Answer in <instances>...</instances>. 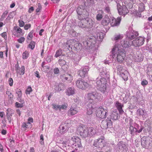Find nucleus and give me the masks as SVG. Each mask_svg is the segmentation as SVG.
I'll list each match as a JSON object with an SVG mask.
<instances>
[{
	"label": "nucleus",
	"instance_id": "obj_48",
	"mask_svg": "<svg viewBox=\"0 0 152 152\" xmlns=\"http://www.w3.org/2000/svg\"><path fill=\"white\" fill-rule=\"evenodd\" d=\"M117 70L118 71L120 74L121 73L125 70L123 69V68L121 66V65H118L117 66Z\"/></svg>",
	"mask_w": 152,
	"mask_h": 152
},
{
	"label": "nucleus",
	"instance_id": "obj_43",
	"mask_svg": "<svg viewBox=\"0 0 152 152\" xmlns=\"http://www.w3.org/2000/svg\"><path fill=\"white\" fill-rule=\"evenodd\" d=\"M29 55L28 52L27 51H25L22 54V58L24 59H26L27 58Z\"/></svg>",
	"mask_w": 152,
	"mask_h": 152
},
{
	"label": "nucleus",
	"instance_id": "obj_29",
	"mask_svg": "<svg viewBox=\"0 0 152 152\" xmlns=\"http://www.w3.org/2000/svg\"><path fill=\"white\" fill-rule=\"evenodd\" d=\"M84 12H83V13L81 15H78V18L80 20H85L88 15V12L86 10H83Z\"/></svg>",
	"mask_w": 152,
	"mask_h": 152
},
{
	"label": "nucleus",
	"instance_id": "obj_10",
	"mask_svg": "<svg viewBox=\"0 0 152 152\" xmlns=\"http://www.w3.org/2000/svg\"><path fill=\"white\" fill-rule=\"evenodd\" d=\"M145 38L143 37H139L132 41V45L134 47H140L144 44Z\"/></svg>",
	"mask_w": 152,
	"mask_h": 152
},
{
	"label": "nucleus",
	"instance_id": "obj_8",
	"mask_svg": "<svg viewBox=\"0 0 152 152\" xmlns=\"http://www.w3.org/2000/svg\"><path fill=\"white\" fill-rule=\"evenodd\" d=\"M107 110L100 106L96 107V114L97 117L102 119L105 118L107 115Z\"/></svg>",
	"mask_w": 152,
	"mask_h": 152
},
{
	"label": "nucleus",
	"instance_id": "obj_12",
	"mask_svg": "<svg viewBox=\"0 0 152 152\" xmlns=\"http://www.w3.org/2000/svg\"><path fill=\"white\" fill-rule=\"evenodd\" d=\"M104 137L101 136L99 138L95 140L93 145L96 147L102 148L104 146Z\"/></svg>",
	"mask_w": 152,
	"mask_h": 152
},
{
	"label": "nucleus",
	"instance_id": "obj_1",
	"mask_svg": "<svg viewBox=\"0 0 152 152\" xmlns=\"http://www.w3.org/2000/svg\"><path fill=\"white\" fill-rule=\"evenodd\" d=\"M113 58L116 59L117 61L121 63L124 60L126 56V52L121 48V46L116 44L113 48L111 51Z\"/></svg>",
	"mask_w": 152,
	"mask_h": 152
},
{
	"label": "nucleus",
	"instance_id": "obj_31",
	"mask_svg": "<svg viewBox=\"0 0 152 152\" xmlns=\"http://www.w3.org/2000/svg\"><path fill=\"white\" fill-rule=\"evenodd\" d=\"M67 107L66 105H53V108L55 110H64Z\"/></svg>",
	"mask_w": 152,
	"mask_h": 152
},
{
	"label": "nucleus",
	"instance_id": "obj_52",
	"mask_svg": "<svg viewBox=\"0 0 152 152\" xmlns=\"http://www.w3.org/2000/svg\"><path fill=\"white\" fill-rule=\"evenodd\" d=\"M6 94L8 96L9 98L11 100L13 98V95L9 91H7L6 92Z\"/></svg>",
	"mask_w": 152,
	"mask_h": 152
},
{
	"label": "nucleus",
	"instance_id": "obj_20",
	"mask_svg": "<svg viewBox=\"0 0 152 152\" xmlns=\"http://www.w3.org/2000/svg\"><path fill=\"white\" fill-rule=\"evenodd\" d=\"M137 115L142 117L143 120L148 117V115L146 111L141 109H139L137 110Z\"/></svg>",
	"mask_w": 152,
	"mask_h": 152
},
{
	"label": "nucleus",
	"instance_id": "obj_56",
	"mask_svg": "<svg viewBox=\"0 0 152 152\" xmlns=\"http://www.w3.org/2000/svg\"><path fill=\"white\" fill-rule=\"evenodd\" d=\"M70 34L74 37L77 36L78 35V34L73 30L71 31Z\"/></svg>",
	"mask_w": 152,
	"mask_h": 152
},
{
	"label": "nucleus",
	"instance_id": "obj_24",
	"mask_svg": "<svg viewBox=\"0 0 152 152\" xmlns=\"http://www.w3.org/2000/svg\"><path fill=\"white\" fill-rule=\"evenodd\" d=\"M84 23H85L86 28H89L93 26L94 22L91 19L87 18L84 20Z\"/></svg>",
	"mask_w": 152,
	"mask_h": 152
},
{
	"label": "nucleus",
	"instance_id": "obj_35",
	"mask_svg": "<svg viewBox=\"0 0 152 152\" xmlns=\"http://www.w3.org/2000/svg\"><path fill=\"white\" fill-rule=\"evenodd\" d=\"M110 20L108 17L105 18L102 22V24L104 26L108 25L110 23Z\"/></svg>",
	"mask_w": 152,
	"mask_h": 152
},
{
	"label": "nucleus",
	"instance_id": "obj_7",
	"mask_svg": "<svg viewBox=\"0 0 152 152\" xmlns=\"http://www.w3.org/2000/svg\"><path fill=\"white\" fill-rule=\"evenodd\" d=\"M87 98L86 99V103L87 104H95L98 101V94L93 92L88 94Z\"/></svg>",
	"mask_w": 152,
	"mask_h": 152
},
{
	"label": "nucleus",
	"instance_id": "obj_61",
	"mask_svg": "<svg viewBox=\"0 0 152 152\" xmlns=\"http://www.w3.org/2000/svg\"><path fill=\"white\" fill-rule=\"evenodd\" d=\"M148 84V81L145 80H143L141 83V84L143 86H144L147 85Z\"/></svg>",
	"mask_w": 152,
	"mask_h": 152
},
{
	"label": "nucleus",
	"instance_id": "obj_59",
	"mask_svg": "<svg viewBox=\"0 0 152 152\" xmlns=\"http://www.w3.org/2000/svg\"><path fill=\"white\" fill-rule=\"evenodd\" d=\"M25 38L23 37H21L18 39L17 40L18 42L20 43H22L25 40Z\"/></svg>",
	"mask_w": 152,
	"mask_h": 152
},
{
	"label": "nucleus",
	"instance_id": "obj_37",
	"mask_svg": "<svg viewBox=\"0 0 152 152\" xmlns=\"http://www.w3.org/2000/svg\"><path fill=\"white\" fill-rule=\"evenodd\" d=\"M74 43L73 48H75L77 50L80 49L81 48V45L76 40H75Z\"/></svg>",
	"mask_w": 152,
	"mask_h": 152
},
{
	"label": "nucleus",
	"instance_id": "obj_17",
	"mask_svg": "<svg viewBox=\"0 0 152 152\" xmlns=\"http://www.w3.org/2000/svg\"><path fill=\"white\" fill-rule=\"evenodd\" d=\"M112 126V121L109 119L106 121H102L101 125V127L103 129H107V128H111Z\"/></svg>",
	"mask_w": 152,
	"mask_h": 152
},
{
	"label": "nucleus",
	"instance_id": "obj_63",
	"mask_svg": "<svg viewBox=\"0 0 152 152\" xmlns=\"http://www.w3.org/2000/svg\"><path fill=\"white\" fill-rule=\"evenodd\" d=\"M132 125L133 126L134 129H136L137 130H139L140 128V127H139V125L136 123H134V124H132Z\"/></svg>",
	"mask_w": 152,
	"mask_h": 152
},
{
	"label": "nucleus",
	"instance_id": "obj_38",
	"mask_svg": "<svg viewBox=\"0 0 152 152\" xmlns=\"http://www.w3.org/2000/svg\"><path fill=\"white\" fill-rule=\"evenodd\" d=\"M78 26L82 28H86L84 20L79 21L78 24Z\"/></svg>",
	"mask_w": 152,
	"mask_h": 152
},
{
	"label": "nucleus",
	"instance_id": "obj_14",
	"mask_svg": "<svg viewBox=\"0 0 152 152\" xmlns=\"http://www.w3.org/2000/svg\"><path fill=\"white\" fill-rule=\"evenodd\" d=\"M138 35L139 34L137 31L132 30L127 31L126 37L129 39L132 40L136 38Z\"/></svg>",
	"mask_w": 152,
	"mask_h": 152
},
{
	"label": "nucleus",
	"instance_id": "obj_28",
	"mask_svg": "<svg viewBox=\"0 0 152 152\" xmlns=\"http://www.w3.org/2000/svg\"><path fill=\"white\" fill-rule=\"evenodd\" d=\"M95 105H87V114L89 115H91L93 111L94 110V108L95 107Z\"/></svg>",
	"mask_w": 152,
	"mask_h": 152
},
{
	"label": "nucleus",
	"instance_id": "obj_64",
	"mask_svg": "<svg viewBox=\"0 0 152 152\" xmlns=\"http://www.w3.org/2000/svg\"><path fill=\"white\" fill-rule=\"evenodd\" d=\"M19 25L20 27H22L24 25V22L22 20H18Z\"/></svg>",
	"mask_w": 152,
	"mask_h": 152
},
{
	"label": "nucleus",
	"instance_id": "obj_15",
	"mask_svg": "<svg viewBox=\"0 0 152 152\" xmlns=\"http://www.w3.org/2000/svg\"><path fill=\"white\" fill-rule=\"evenodd\" d=\"M75 39H70L68 40L64 44L63 47L67 49L69 51L72 50L75 43Z\"/></svg>",
	"mask_w": 152,
	"mask_h": 152
},
{
	"label": "nucleus",
	"instance_id": "obj_9",
	"mask_svg": "<svg viewBox=\"0 0 152 152\" xmlns=\"http://www.w3.org/2000/svg\"><path fill=\"white\" fill-rule=\"evenodd\" d=\"M117 8L119 14L121 15H124V16L126 15L129 11L126 6H121L119 3H117Z\"/></svg>",
	"mask_w": 152,
	"mask_h": 152
},
{
	"label": "nucleus",
	"instance_id": "obj_57",
	"mask_svg": "<svg viewBox=\"0 0 152 152\" xmlns=\"http://www.w3.org/2000/svg\"><path fill=\"white\" fill-rule=\"evenodd\" d=\"M7 115H11L14 113L13 111L10 108L7 109Z\"/></svg>",
	"mask_w": 152,
	"mask_h": 152
},
{
	"label": "nucleus",
	"instance_id": "obj_54",
	"mask_svg": "<svg viewBox=\"0 0 152 152\" xmlns=\"http://www.w3.org/2000/svg\"><path fill=\"white\" fill-rule=\"evenodd\" d=\"M18 101L20 102V104H19L18 102L15 103V104H23L24 103V100L23 99H22V97L19 98V97L17 98Z\"/></svg>",
	"mask_w": 152,
	"mask_h": 152
},
{
	"label": "nucleus",
	"instance_id": "obj_25",
	"mask_svg": "<svg viewBox=\"0 0 152 152\" xmlns=\"http://www.w3.org/2000/svg\"><path fill=\"white\" fill-rule=\"evenodd\" d=\"M65 93L68 96L73 95L75 94V89L73 87H69L66 89Z\"/></svg>",
	"mask_w": 152,
	"mask_h": 152
},
{
	"label": "nucleus",
	"instance_id": "obj_5",
	"mask_svg": "<svg viewBox=\"0 0 152 152\" xmlns=\"http://www.w3.org/2000/svg\"><path fill=\"white\" fill-rule=\"evenodd\" d=\"M62 143L63 144H66V143L71 144L72 145V147L75 148V149L82 146L81 140L77 136H74L71 138L70 140H68L65 142H63Z\"/></svg>",
	"mask_w": 152,
	"mask_h": 152
},
{
	"label": "nucleus",
	"instance_id": "obj_34",
	"mask_svg": "<svg viewBox=\"0 0 152 152\" xmlns=\"http://www.w3.org/2000/svg\"><path fill=\"white\" fill-rule=\"evenodd\" d=\"M83 7L82 5L79 6L77 8L76 10L77 12L78 15H81L83 13V12H84V10H86L83 8Z\"/></svg>",
	"mask_w": 152,
	"mask_h": 152
},
{
	"label": "nucleus",
	"instance_id": "obj_36",
	"mask_svg": "<svg viewBox=\"0 0 152 152\" xmlns=\"http://www.w3.org/2000/svg\"><path fill=\"white\" fill-rule=\"evenodd\" d=\"M120 75L124 81L128 80V72L126 71L120 74Z\"/></svg>",
	"mask_w": 152,
	"mask_h": 152
},
{
	"label": "nucleus",
	"instance_id": "obj_32",
	"mask_svg": "<svg viewBox=\"0 0 152 152\" xmlns=\"http://www.w3.org/2000/svg\"><path fill=\"white\" fill-rule=\"evenodd\" d=\"M117 146L120 150H123L126 149V143L123 141L119 142L117 145Z\"/></svg>",
	"mask_w": 152,
	"mask_h": 152
},
{
	"label": "nucleus",
	"instance_id": "obj_26",
	"mask_svg": "<svg viewBox=\"0 0 152 152\" xmlns=\"http://www.w3.org/2000/svg\"><path fill=\"white\" fill-rule=\"evenodd\" d=\"M105 35V34L104 33L100 31H99L96 34V36H95L94 38L95 39V40L96 38L98 41H101L104 38ZM93 39H94V38Z\"/></svg>",
	"mask_w": 152,
	"mask_h": 152
},
{
	"label": "nucleus",
	"instance_id": "obj_22",
	"mask_svg": "<svg viewBox=\"0 0 152 152\" xmlns=\"http://www.w3.org/2000/svg\"><path fill=\"white\" fill-rule=\"evenodd\" d=\"M119 116L118 111L115 109H113L111 110L110 117L111 119L113 120H117Z\"/></svg>",
	"mask_w": 152,
	"mask_h": 152
},
{
	"label": "nucleus",
	"instance_id": "obj_44",
	"mask_svg": "<svg viewBox=\"0 0 152 152\" xmlns=\"http://www.w3.org/2000/svg\"><path fill=\"white\" fill-rule=\"evenodd\" d=\"M145 10V7L143 3H141L139 6V10L140 12H142Z\"/></svg>",
	"mask_w": 152,
	"mask_h": 152
},
{
	"label": "nucleus",
	"instance_id": "obj_50",
	"mask_svg": "<svg viewBox=\"0 0 152 152\" xmlns=\"http://www.w3.org/2000/svg\"><path fill=\"white\" fill-rule=\"evenodd\" d=\"M62 53V52L61 50H58L56 52L55 56L56 58L58 57L61 55Z\"/></svg>",
	"mask_w": 152,
	"mask_h": 152
},
{
	"label": "nucleus",
	"instance_id": "obj_60",
	"mask_svg": "<svg viewBox=\"0 0 152 152\" xmlns=\"http://www.w3.org/2000/svg\"><path fill=\"white\" fill-rule=\"evenodd\" d=\"M32 91V89L31 87H29L26 89V94H30V92Z\"/></svg>",
	"mask_w": 152,
	"mask_h": 152
},
{
	"label": "nucleus",
	"instance_id": "obj_27",
	"mask_svg": "<svg viewBox=\"0 0 152 152\" xmlns=\"http://www.w3.org/2000/svg\"><path fill=\"white\" fill-rule=\"evenodd\" d=\"M32 126L31 123L29 122H25L23 123L21 126L22 130L25 131L27 129L31 128Z\"/></svg>",
	"mask_w": 152,
	"mask_h": 152
},
{
	"label": "nucleus",
	"instance_id": "obj_53",
	"mask_svg": "<svg viewBox=\"0 0 152 152\" xmlns=\"http://www.w3.org/2000/svg\"><path fill=\"white\" fill-rule=\"evenodd\" d=\"M14 29L16 32L20 34L22 32V30L20 27H14Z\"/></svg>",
	"mask_w": 152,
	"mask_h": 152
},
{
	"label": "nucleus",
	"instance_id": "obj_33",
	"mask_svg": "<svg viewBox=\"0 0 152 152\" xmlns=\"http://www.w3.org/2000/svg\"><path fill=\"white\" fill-rule=\"evenodd\" d=\"M123 36L122 34H115L114 36L113 40L116 41V44H118L116 43L119 40L122 39L123 38Z\"/></svg>",
	"mask_w": 152,
	"mask_h": 152
},
{
	"label": "nucleus",
	"instance_id": "obj_3",
	"mask_svg": "<svg viewBox=\"0 0 152 152\" xmlns=\"http://www.w3.org/2000/svg\"><path fill=\"white\" fill-rule=\"evenodd\" d=\"M83 43L86 49L90 50L91 49L94 51L91 55L93 57H91V60H94L95 56L96 55L95 50L98 47V45L96 43V40L94 38L90 39L89 40L83 41Z\"/></svg>",
	"mask_w": 152,
	"mask_h": 152
},
{
	"label": "nucleus",
	"instance_id": "obj_42",
	"mask_svg": "<svg viewBox=\"0 0 152 152\" xmlns=\"http://www.w3.org/2000/svg\"><path fill=\"white\" fill-rule=\"evenodd\" d=\"M15 91L16 94H17L18 97H19V98L22 97V93L20 89L17 88L15 89Z\"/></svg>",
	"mask_w": 152,
	"mask_h": 152
},
{
	"label": "nucleus",
	"instance_id": "obj_40",
	"mask_svg": "<svg viewBox=\"0 0 152 152\" xmlns=\"http://www.w3.org/2000/svg\"><path fill=\"white\" fill-rule=\"evenodd\" d=\"M116 108L118 109L120 114H122L124 113V111L122 108L123 105H116Z\"/></svg>",
	"mask_w": 152,
	"mask_h": 152
},
{
	"label": "nucleus",
	"instance_id": "obj_47",
	"mask_svg": "<svg viewBox=\"0 0 152 152\" xmlns=\"http://www.w3.org/2000/svg\"><path fill=\"white\" fill-rule=\"evenodd\" d=\"M25 68L24 66H22L20 70V75H23L25 73Z\"/></svg>",
	"mask_w": 152,
	"mask_h": 152
},
{
	"label": "nucleus",
	"instance_id": "obj_62",
	"mask_svg": "<svg viewBox=\"0 0 152 152\" xmlns=\"http://www.w3.org/2000/svg\"><path fill=\"white\" fill-rule=\"evenodd\" d=\"M148 71L147 72V74L149 75V76H151L152 75V67L151 68H148Z\"/></svg>",
	"mask_w": 152,
	"mask_h": 152
},
{
	"label": "nucleus",
	"instance_id": "obj_16",
	"mask_svg": "<svg viewBox=\"0 0 152 152\" xmlns=\"http://www.w3.org/2000/svg\"><path fill=\"white\" fill-rule=\"evenodd\" d=\"M54 87L56 92H59L64 90L65 88V86L63 83L55 82Z\"/></svg>",
	"mask_w": 152,
	"mask_h": 152
},
{
	"label": "nucleus",
	"instance_id": "obj_2",
	"mask_svg": "<svg viewBox=\"0 0 152 152\" xmlns=\"http://www.w3.org/2000/svg\"><path fill=\"white\" fill-rule=\"evenodd\" d=\"M78 130L80 135L83 137H91L96 133L95 128L92 127H86L84 126H80Z\"/></svg>",
	"mask_w": 152,
	"mask_h": 152
},
{
	"label": "nucleus",
	"instance_id": "obj_51",
	"mask_svg": "<svg viewBox=\"0 0 152 152\" xmlns=\"http://www.w3.org/2000/svg\"><path fill=\"white\" fill-rule=\"evenodd\" d=\"M8 13V12L7 11H5L3 12L1 17V20H4V18L7 16Z\"/></svg>",
	"mask_w": 152,
	"mask_h": 152
},
{
	"label": "nucleus",
	"instance_id": "obj_55",
	"mask_svg": "<svg viewBox=\"0 0 152 152\" xmlns=\"http://www.w3.org/2000/svg\"><path fill=\"white\" fill-rule=\"evenodd\" d=\"M141 144L144 147H145V146L147 145L148 143V142L145 140H144V139H141Z\"/></svg>",
	"mask_w": 152,
	"mask_h": 152
},
{
	"label": "nucleus",
	"instance_id": "obj_46",
	"mask_svg": "<svg viewBox=\"0 0 152 152\" xmlns=\"http://www.w3.org/2000/svg\"><path fill=\"white\" fill-rule=\"evenodd\" d=\"M145 126H147L150 129L151 128L152 125V122L150 121H145Z\"/></svg>",
	"mask_w": 152,
	"mask_h": 152
},
{
	"label": "nucleus",
	"instance_id": "obj_58",
	"mask_svg": "<svg viewBox=\"0 0 152 152\" xmlns=\"http://www.w3.org/2000/svg\"><path fill=\"white\" fill-rule=\"evenodd\" d=\"M102 15L100 13H98L96 16V19L97 20L100 21L102 18Z\"/></svg>",
	"mask_w": 152,
	"mask_h": 152
},
{
	"label": "nucleus",
	"instance_id": "obj_49",
	"mask_svg": "<svg viewBox=\"0 0 152 152\" xmlns=\"http://www.w3.org/2000/svg\"><path fill=\"white\" fill-rule=\"evenodd\" d=\"M58 63L61 66H63L66 64V62L64 60L59 59L58 61Z\"/></svg>",
	"mask_w": 152,
	"mask_h": 152
},
{
	"label": "nucleus",
	"instance_id": "obj_19",
	"mask_svg": "<svg viewBox=\"0 0 152 152\" xmlns=\"http://www.w3.org/2000/svg\"><path fill=\"white\" fill-rule=\"evenodd\" d=\"M110 20V25L112 26H118L121 20V17H118L116 19L114 18H112Z\"/></svg>",
	"mask_w": 152,
	"mask_h": 152
},
{
	"label": "nucleus",
	"instance_id": "obj_23",
	"mask_svg": "<svg viewBox=\"0 0 152 152\" xmlns=\"http://www.w3.org/2000/svg\"><path fill=\"white\" fill-rule=\"evenodd\" d=\"M130 131L131 132V134H134L135 133H139L141 132L142 129H143V127L142 126L140 127V129L138 130H137L136 129H134V127L132 125V124H130Z\"/></svg>",
	"mask_w": 152,
	"mask_h": 152
},
{
	"label": "nucleus",
	"instance_id": "obj_11",
	"mask_svg": "<svg viewBox=\"0 0 152 152\" xmlns=\"http://www.w3.org/2000/svg\"><path fill=\"white\" fill-rule=\"evenodd\" d=\"M76 85L79 88L85 89L89 86L88 83L82 79L77 80L76 82Z\"/></svg>",
	"mask_w": 152,
	"mask_h": 152
},
{
	"label": "nucleus",
	"instance_id": "obj_4",
	"mask_svg": "<svg viewBox=\"0 0 152 152\" xmlns=\"http://www.w3.org/2000/svg\"><path fill=\"white\" fill-rule=\"evenodd\" d=\"M94 82L93 83L96 84L95 86L98 90L103 93L105 92L106 89L107 84L106 79L105 78L98 77L95 81H94Z\"/></svg>",
	"mask_w": 152,
	"mask_h": 152
},
{
	"label": "nucleus",
	"instance_id": "obj_18",
	"mask_svg": "<svg viewBox=\"0 0 152 152\" xmlns=\"http://www.w3.org/2000/svg\"><path fill=\"white\" fill-rule=\"evenodd\" d=\"M88 70V67L86 66L84 68H81L78 72L77 73L81 77L83 78L87 75Z\"/></svg>",
	"mask_w": 152,
	"mask_h": 152
},
{
	"label": "nucleus",
	"instance_id": "obj_39",
	"mask_svg": "<svg viewBox=\"0 0 152 152\" xmlns=\"http://www.w3.org/2000/svg\"><path fill=\"white\" fill-rule=\"evenodd\" d=\"M72 77L70 75L67 74L66 75L62 76L61 79L64 81H65L67 80L68 79H69L70 80L71 79Z\"/></svg>",
	"mask_w": 152,
	"mask_h": 152
},
{
	"label": "nucleus",
	"instance_id": "obj_30",
	"mask_svg": "<svg viewBox=\"0 0 152 152\" xmlns=\"http://www.w3.org/2000/svg\"><path fill=\"white\" fill-rule=\"evenodd\" d=\"M108 69L107 70L105 68H103L102 71L100 72V75L101 76V77H108L109 76V73L108 71Z\"/></svg>",
	"mask_w": 152,
	"mask_h": 152
},
{
	"label": "nucleus",
	"instance_id": "obj_45",
	"mask_svg": "<svg viewBox=\"0 0 152 152\" xmlns=\"http://www.w3.org/2000/svg\"><path fill=\"white\" fill-rule=\"evenodd\" d=\"M34 31L32 30L30 32L27 37V39L28 40H31L33 37V33Z\"/></svg>",
	"mask_w": 152,
	"mask_h": 152
},
{
	"label": "nucleus",
	"instance_id": "obj_21",
	"mask_svg": "<svg viewBox=\"0 0 152 152\" xmlns=\"http://www.w3.org/2000/svg\"><path fill=\"white\" fill-rule=\"evenodd\" d=\"M78 112V109L76 105H72L68 110V115H73L77 114Z\"/></svg>",
	"mask_w": 152,
	"mask_h": 152
},
{
	"label": "nucleus",
	"instance_id": "obj_6",
	"mask_svg": "<svg viewBox=\"0 0 152 152\" xmlns=\"http://www.w3.org/2000/svg\"><path fill=\"white\" fill-rule=\"evenodd\" d=\"M70 126V124L66 122H62L58 128L56 135L59 137L65 134L68 131Z\"/></svg>",
	"mask_w": 152,
	"mask_h": 152
},
{
	"label": "nucleus",
	"instance_id": "obj_13",
	"mask_svg": "<svg viewBox=\"0 0 152 152\" xmlns=\"http://www.w3.org/2000/svg\"><path fill=\"white\" fill-rule=\"evenodd\" d=\"M121 46V48H128L132 45V41L129 40L127 38L125 39L122 40L121 41L120 44H118Z\"/></svg>",
	"mask_w": 152,
	"mask_h": 152
},
{
	"label": "nucleus",
	"instance_id": "obj_41",
	"mask_svg": "<svg viewBox=\"0 0 152 152\" xmlns=\"http://www.w3.org/2000/svg\"><path fill=\"white\" fill-rule=\"evenodd\" d=\"M35 42L34 41H31L28 45L27 48L33 50L35 47Z\"/></svg>",
	"mask_w": 152,
	"mask_h": 152
}]
</instances>
